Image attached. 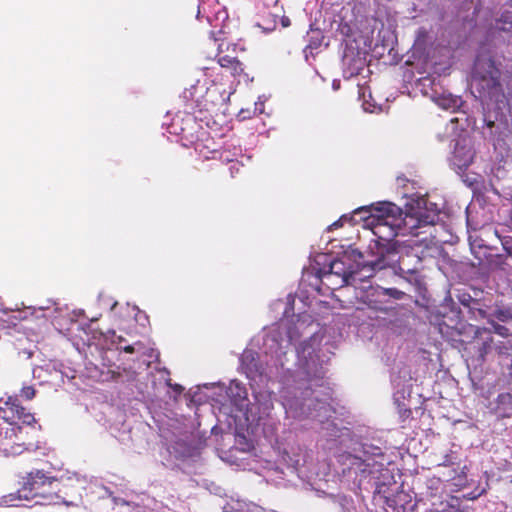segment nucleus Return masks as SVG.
<instances>
[{"mask_svg":"<svg viewBox=\"0 0 512 512\" xmlns=\"http://www.w3.org/2000/svg\"><path fill=\"white\" fill-rule=\"evenodd\" d=\"M304 322L298 321L289 327L285 335L277 328L264 331L253 342L259 352L246 349L241 358V369L251 382V387L267 383L274 375L282 381L281 405L287 426L299 423L301 427L318 424L321 434L328 442L347 448L339 456L342 473L360 485L370 474L373 457L382 456L381 448L366 442H358L343 421L334 416L330 405L331 389L325 377L326 362L319 355L321 338L310 324V337L291 349L299 337Z\"/></svg>","mask_w":512,"mask_h":512,"instance_id":"nucleus-1","label":"nucleus"},{"mask_svg":"<svg viewBox=\"0 0 512 512\" xmlns=\"http://www.w3.org/2000/svg\"><path fill=\"white\" fill-rule=\"evenodd\" d=\"M404 206L405 211L388 201L362 206L355 209L351 216L343 215L330 227L337 228L346 220L356 223V217L359 216L364 221V226L369 227L382 240L390 241L397 236L411 235L416 238L412 241L413 245L421 244L429 248L435 244L431 233L423 238L419 236L426 234L439 220L438 205L424 195L413 194L407 197Z\"/></svg>","mask_w":512,"mask_h":512,"instance_id":"nucleus-2","label":"nucleus"},{"mask_svg":"<svg viewBox=\"0 0 512 512\" xmlns=\"http://www.w3.org/2000/svg\"><path fill=\"white\" fill-rule=\"evenodd\" d=\"M503 64L491 50L481 47L473 71L483 104V121L489 128L503 129L512 135V99L504 91Z\"/></svg>","mask_w":512,"mask_h":512,"instance_id":"nucleus-3","label":"nucleus"},{"mask_svg":"<svg viewBox=\"0 0 512 512\" xmlns=\"http://www.w3.org/2000/svg\"><path fill=\"white\" fill-rule=\"evenodd\" d=\"M58 480L46 475L42 470H35L26 476L22 487L16 492L2 497V503L7 506H19V501L39 498L35 503L40 505L67 504L58 492H53V484Z\"/></svg>","mask_w":512,"mask_h":512,"instance_id":"nucleus-4","label":"nucleus"},{"mask_svg":"<svg viewBox=\"0 0 512 512\" xmlns=\"http://www.w3.org/2000/svg\"><path fill=\"white\" fill-rule=\"evenodd\" d=\"M19 422L30 426L36 420L34 415L22 406L17 396H9L5 401L0 398V441L15 438L17 445L30 446L31 441L21 436L23 427L19 425Z\"/></svg>","mask_w":512,"mask_h":512,"instance_id":"nucleus-5","label":"nucleus"},{"mask_svg":"<svg viewBox=\"0 0 512 512\" xmlns=\"http://www.w3.org/2000/svg\"><path fill=\"white\" fill-rule=\"evenodd\" d=\"M143 345L139 342L128 344L122 336H117L114 330L106 333L98 331V352L103 366L120 368L123 364L120 356L123 353H143Z\"/></svg>","mask_w":512,"mask_h":512,"instance_id":"nucleus-6","label":"nucleus"},{"mask_svg":"<svg viewBox=\"0 0 512 512\" xmlns=\"http://www.w3.org/2000/svg\"><path fill=\"white\" fill-rule=\"evenodd\" d=\"M406 293L397 288H384L380 285L360 287L359 299L370 309L387 312L394 308L396 300H402Z\"/></svg>","mask_w":512,"mask_h":512,"instance_id":"nucleus-7","label":"nucleus"},{"mask_svg":"<svg viewBox=\"0 0 512 512\" xmlns=\"http://www.w3.org/2000/svg\"><path fill=\"white\" fill-rule=\"evenodd\" d=\"M256 389L253 387L254 403L248 404L246 410V419L255 422L257 425L274 424V397L269 390L262 389L261 386Z\"/></svg>","mask_w":512,"mask_h":512,"instance_id":"nucleus-8","label":"nucleus"},{"mask_svg":"<svg viewBox=\"0 0 512 512\" xmlns=\"http://www.w3.org/2000/svg\"><path fill=\"white\" fill-rule=\"evenodd\" d=\"M375 252L373 248L370 246L369 249L372 254V259L366 260V261H357L355 262L354 268L355 270H358L360 273L357 274L356 282L357 281H364L366 278H370L374 276V274L386 268L389 266L392 262H394L393 257L395 256V251L381 245L380 243L375 244Z\"/></svg>","mask_w":512,"mask_h":512,"instance_id":"nucleus-9","label":"nucleus"},{"mask_svg":"<svg viewBox=\"0 0 512 512\" xmlns=\"http://www.w3.org/2000/svg\"><path fill=\"white\" fill-rule=\"evenodd\" d=\"M353 264L350 258L346 256L334 259L329 265V271L323 274V278L340 287L354 285L356 283L357 274L360 272L355 270Z\"/></svg>","mask_w":512,"mask_h":512,"instance_id":"nucleus-10","label":"nucleus"},{"mask_svg":"<svg viewBox=\"0 0 512 512\" xmlns=\"http://www.w3.org/2000/svg\"><path fill=\"white\" fill-rule=\"evenodd\" d=\"M453 152L450 157V164L457 172L467 169L473 161L474 150L472 142L466 132L461 133L457 139L453 140Z\"/></svg>","mask_w":512,"mask_h":512,"instance_id":"nucleus-11","label":"nucleus"},{"mask_svg":"<svg viewBox=\"0 0 512 512\" xmlns=\"http://www.w3.org/2000/svg\"><path fill=\"white\" fill-rule=\"evenodd\" d=\"M168 451L177 459L186 460L198 455V447L194 443L192 436L183 435L177 438L169 447Z\"/></svg>","mask_w":512,"mask_h":512,"instance_id":"nucleus-12","label":"nucleus"},{"mask_svg":"<svg viewBox=\"0 0 512 512\" xmlns=\"http://www.w3.org/2000/svg\"><path fill=\"white\" fill-rule=\"evenodd\" d=\"M454 297L467 310L471 318L475 320L486 318V311L481 307L480 301L470 293L465 290H455Z\"/></svg>","mask_w":512,"mask_h":512,"instance_id":"nucleus-13","label":"nucleus"},{"mask_svg":"<svg viewBox=\"0 0 512 512\" xmlns=\"http://www.w3.org/2000/svg\"><path fill=\"white\" fill-rule=\"evenodd\" d=\"M393 385L397 388L396 392L394 393L393 399L394 403L397 405L398 412L402 418H408L411 414V409L408 407V405L405 403L406 395L410 394V389L408 386L402 385L401 388H398L400 386V382L397 381L396 378H392Z\"/></svg>","mask_w":512,"mask_h":512,"instance_id":"nucleus-14","label":"nucleus"},{"mask_svg":"<svg viewBox=\"0 0 512 512\" xmlns=\"http://www.w3.org/2000/svg\"><path fill=\"white\" fill-rule=\"evenodd\" d=\"M228 396L232 399L234 404L240 409L248 407L249 401L247 399L248 392L246 387L238 380H232L228 389Z\"/></svg>","mask_w":512,"mask_h":512,"instance_id":"nucleus-15","label":"nucleus"},{"mask_svg":"<svg viewBox=\"0 0 512 512\" xmlns=\"http://www.w3.org/2000/svg\"><path fill=\"white\" fill-rule=\"evenodd\" d=\"M437 105L445 110L457 111L463 106L461 97L452 94H441L436 99Z\"/></svg>","mask_w":512,"mask_h":512,"instance_id":"nucleus-16","label":"nucleus"},{"mask_svg":"<svg viewBox=\"0 0 512 512\" xmlns=\"http://www.w3.org/2000/svg\"><path fill=\"white\" fill-rule=\"evenodd\" d=\"M512 411V395L510 393H500L496 399V412L499 416H509Z\"/></svg>","mask_w":512,"mask_h":512,"instance_id":"nucleus-17","label":"nucleus"},{"mask_svg":"<svg viewBox=\"0 0 512 512\" xmlns=\"http://www.w3.org/2000/svg\"><path fill=\"white\" fill-rule=\"evenodd\" d=\"M283 460L286 462L288 467L297 470L306 463V454L296 453L293 448L291 451H284Z\"/></svg>","mask_w":512,"mask_h":512,"instance_id":"nucleus-18","label":"nucleus"},{"mask_svg":"<svg viewBox=\"0 0 512 512\" xmlns=\"http://www.w3.org/2000/svg\"><path fill=\"white\" fill-rule=\"evenodd\" d=\"M398 275L410 285L416 286L419 283V272L417 268H406L405 260H401L398 267Z\"/></svg>","mask_w":512,"mask_h":512,"instance_id":"nucleus-19","label":"nucleus"},{"mask_svg":"<svg viewBox=\"0 0 512 512\" xmlns=\"http://www.w3.org/2000/svg\"><path fill=\"white\" fill-rule=\"evenodd\" d=\"M97 494L98 499H102L103 501L108 500L114 505H129L124 499L113 496V492L106 486H98Z\"/></svg>","mask_w":512,"mask_h":512,"instance_id":"nucleus-20","label":"nucleus"},{"mask_svg":"<svg viewBox=\"0 0 512 512\" xmlns=\"http://www.w3.org/2000/svg\"><path fill=\"white\" fill-rule=\"evenodd\" d=\"M496 28L501 31L512 30V12L506 11L502 13L501 17L496 20Z\"/></svg>","mask_w":512,"mask_h":512,"instance_id":"nucleus-21","label":"nucleus"},{"mask_svg":"<svg viewBox=\"0 0 512 512\" xmlns=\"http://www.w3.org/2000/svg\"><path fill=\"white\" fill-rule=\"evenodd\" d=\"M494 317L501 322H508L512 319V314L509 310L498 309L494 312Z\"/></svg>","mask_w":512,"mask_h":512,"instance_id":"nucleus-22","label":"nucleus"},{"mask_svg":"<svg viewBox=\"0 0 512 512\" xmlns=\"http://www.w3.org/2000/svg\"><path fill=\"white\" fill-rule=\"evenodd\" d=\"M36 395V390L33 386H24L20 391V396L26 400H32Z\"/></svg>","mask_w":512,"mask_h":512,"instance_id":"nucleus-23","label":"nucleus"},{"mask_svg":"<svg viewBox=\"0 0 512 512\" xmlns=\"http://www.w3.org/2000/svg\"><path fill=\"white\" fill-rule=\"evenodd\" d=\"M491 325H492L494 333H496V334H498L500 336L508 335L509 330L505 326L500 325V324H496L493 321H491Z\"/></svg>","mask_w":512,"mask_h":512,"instance_id":"nucleus-24","label":"nucleus"},{"mask_svg":"<svg viewBox=\"0 0 512 512\" xmlns=\"http://www.w3.org/2000/svg\"><path fill=\"white\" fill-rule=\"evenodd\" d=\"M219 64L222 67H228L230 65L236 64L238 65L239 62L235 58H231L229 56H223L219 58Z\"/></svg>","mask_w":512,"mask_h":512,"instance_id":"nucleus-25","label":"nucleus"},{"mask_svg":"<svg viewBox=\"0 0 512 512\" xmlns=\"http://www.w3.org/2000/svg\"><path fill=\"white\" fill-rule=\"evenodd\" d=\"M164 381H165L166 385L171 387L175 391V393L178 394V395H180L182 393V391L184 390V388L181 385H179V384H172L171 383V379L168 378V377H166L164 379Z\"/></svg>","mask_w":512,"mask_h":512,"instance_id":"nucleus-26","label":"nucleus"},{"mask_svg":"<svg viewBox=\"0 0 512 512\" xmlns=\"http://www.w3.org/2000/svg\"><path fill=\"white\" fill-rule=\"evenodd\" d=\"M21 436H22V437H24V438H27L29 441H31V443H33V438H32V437H29V433H28V431H24V430H23V433L21 434ZM11 441H12V443H13L14 445H16L17 447H21V448H22V449H20V451H19V452H23V450H27V449H29L30 447H32V446H33V444H31L30 446H27V447H25V446H19V445H17V444L15 443V441H17L15 438H14L13 440H11Z\"/></svg>","mask_w":512,"mask_h":512,"instance_id":"nucleus-27","label":"nucleus"},{"mask_svg":"<svg viewBox=\"0 0 512 512\" xmlns=\"http://www.w3.org/2000/svg\"><path fill=\"white\" fill-rule=\"evenodd\" d=\"M257 26L258 27H261L263 29L264 32L268 33V32H272L275 27H276V20L275 18L269 22L268 25L264 26L262 25L261 23H257Z\"/></svg>","mask_w":512,"mask_h":512,"instance_id":"nucleus-28","label":"nucleus"},{"mask_svg":"<svg viewBox=\"0 0 512 512\" xmlns=\"http://www.w3.org/2000/svg\"><path fill=\"white\" fill-rule=\"evenodd\" d=\"M264 109V102L261 100V97H259V101L255 103V112L263 113Z\"/></svg>","mask_w":512,"mask_h":512,"instance_id":"nucleus-29","label":"nucleus"},{"mask_svg":"<svg viewBox=\"0 0 512 512\" xmlns=\"http://www.w3.org/2000/svg\"><path fill=\"white\" fill-rule=\"evenodd\" d=\"M281 24H282V26H283L284 28L289 27V26H290V24H291V23H290V19H289L288 17H286V16H283V17L281 18Z\"/></svg>","mask_w":512,"mask_h":512,"instance_id":"nucleus-30","label":"nucleus"},{"mask_svg":"<svg viewBox=\"0 0 512 512\" xmlns=\"http://www.w3.org/2000/svg\"><path fill=\"white\" fill-rule=\"evenodd\" d=\"M363 108L365 111L367 112H374V110L372 109V105H370L368 102H364L363 103Z\"/></svg>","mask_w":512,"mask_h":512,"instance_id":"nucleus-31","label":"nucleus"},{"mask_svg":"<svg viewBox=\"0 0 512 512\" xmlns=\"http://www.w3.org/2000/svg\"><path fill=\"white\" fill-rule=\"evenodd\" d=\"M332 88H333V90H335V91H336V90H338V89L340 88V81H339V80H336V79H335V80H333V82H332Z\"/></svg>","mask_w":512,"mask_h":512,"instance_id":"nucleus-32","label":"nucleus"},{"mask_svg":"<svg viewBox=\"0 0 512 512\" xmlns=\"http://www.w3.org/2000/svg\"><path fill=\"white\" fill-rule=\"evenodd\" d=\"M464 182L468 185V186H473L474 185V182H475V179H470V178H467L464 180Z\"/></svg>","mask_w":512,"mask_h":512,"instance_id":"nucleus-33","label":"nucleus"},{"mask_svg":"<svg viewBox=\"0 0 512 512\" xmlns=\"http://www.w3.org/2000/svg\"><path fill=\"white\" fill-rule=\"evenodd\" d=\"M238 171V168L236 167V164H233L230 166V172L233 175L234 172Z\"/></svg>","mask_w":512,"mask_h":512,"instance_id":"nucleus-34","label":"nucleus"},{"mask_svg":"<svg viewBox=\"0 0 512 512\" xmlns=\"http://www.w3.org/2000/svg\"><path fill=\"white\" fill-rule=\"evenodd\" d=\"M104 372H101L100 375H98V381H104Z\"/></svg>","mask_w":512,"mask_h":512,"instance_id":"nucleus-35","label":"nucleus"},{"mask_svg":"<svg viewBox=\"0 0 512 512\" xmlns=\"http://www.w3.org/2000/svg\"><path fill=\"white\" fill-rule=\"evenodd\" d=\"M469 240H471V236L469 237ZM470 246H471V250H473V249H474V247H475L474 242L470 241Z\"/></svg>","mask_w":512,"mask_h":512,"instance_id":"nucleus-36","label":"nucleus"},{"mask_svg":"<svg viewBox=\"0 0 512 512\" xmlns=\"http://www.w3.org/2000/svg\"><path fill=\"white\" fill-rule=\"evenodd\" d=\"M117 305V302H113V304L110 306V309L112 310Z\"/></svg>","mask_w":512,"mask_h":512,"instance_id":"nucleus-37","label":"nucleus"},{"mask_svg":"<svg viewBox=\"0 0 512 512\" xmlns=\"http://www.w3.org/2000/svg\"><path fill=\"white\" fill-rule=\"evenodd\" d=\"M101 305H108V303H105L103 300H101Z\"/></svg>","mask_w":512,"mask_h":512,"instance_id":"nucleus-38","label":"nucleus"},{"mask_svg":"<svg viewBox=\"0 0 512 512\" xmlns=\"http://www.w3.org/2000/svg\"><path fill=\"white\" fill-rule=\"evenodd\" d=\"M357 255H358V257H359V258H362V257H363V256H362V254H361L360 252H359Z\"/></svg>","mask_w":512,"mask_h":512,"instance_id":"nucleus-39","label":"nucleus"},{"mask_svg":"<svg viewBox=\"0 0 512 512\" xmlns=\"http://www.w3.org/2000/svg\"><path fill=\"white\" fill-rule=\"evenodd\" d=\"M135 309L138 311L139 314H142L141 310H139L137 307H135Z\"/></svg>","mask_w":512,"mask_h":512,"instance_id":"nucleus-40","label":"nucleus"},{"mask_svg":"<svg viewBox=\"0 0 512 512\" xmlns=\"http://www.w3.org/2000/svg\"><path fill=\"white\" fill-rule=\"evenodd\" d=\"M487 344H488V342H487V341H485V342L483 343L484 348H486V345H487Z\"/></svg>","mask_w":512,"mask_h":512,"instance_id":"nucleus-41","label":"nucleus"}]
</instances>
